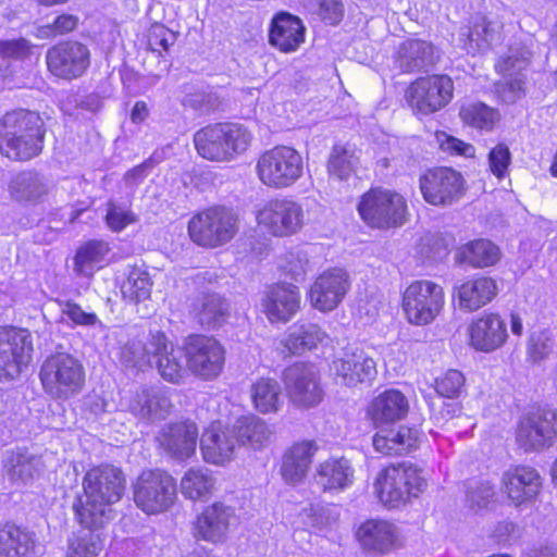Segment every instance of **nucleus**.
<instances>
[{"mask_svg":"<svg viewBox=\"0 0 557 557\" xmlns=\"http://www.w3.org/2000/svg\"><path fill=\"white\" fill-rule=\"evenodd\" d=\"M123 471L111 465L88 470L83 479L84 494L73 503L78 522L87 529H97L113 518V505L125 493Z\"/></svg>","mask_w":557,"mask_h":557,"instance_id":"f257e3e1","label":"nucleus"},{"mask_svg":"<svg viewBox=\"0 0 557 557\" xmlns=\"http://www.w3.org/2000/svg\"><path fill=\"white\" fill-rule=\"evenodd\" d=\"M46 126L36 111L15 109L0 117V151L16 161L30 160L42 151Z\"/></svg>","mask_w":557,"mask_h":557,"instance_id":"f03ea898","label":"nucleus"},{"mask_svg":"<svg viewBox=\"0 0 557 557\" xmlns=\"http://www.w3.org/2000/svg\"><path fill=\"white\" fill-rule=\"evenodd\" d=\"M252 138V133L240 123H214L195 133L194 145L206 160L230 162L247 151Z\"/></svg>","mask_w":557,"mask_h":557,"instance_id":"7ed1b4c3","label":"nucleus"},{"mask_svg":"<svg viewBox=\"0 0 557 557\" xmlns=\"http://www.w3.org/2000/svg\"><path fill=\"white\" fill-rule=\"evenodd\" d=\"M39 379L44 391L52 399L65 401L83 392L86 370L77 357L57 351L42 362Z\"/></svg>","mask_w":557,"mask_h":557,"instance_id":"20e7f679","label":"nucleus"},{"mask_svg":"<svg viewBox=\"0 0 557 557\" xmlns=\"http://www.w3.org/2000/svg\"><path fill=\"white\" fill-rule=\"evenodd\" d=\"M256 171L263 185L276 189L287 188L302 176L304 159L293 147L275 146L260 154Z\"/></svg>","mask_w":557,"mask_h":557,"instance_id":"39448f33","label":"nucleus"},{"mask_svg":"<svg viewBox=\"0 0 557 557\" xmlns=\"http://www.w3.org/2000/svg\"><path fill=\"white\" fill-rule=\"evenodd\" d=\"M426 481L413 465L400 463L382 470L374 483V492L380 500L391 507L406 504L424 491Z\"/></svg>","mask_w":557,"mask_h":557,"instance_id":"423d86ee","label":"nucleus"},{"mask_svg":"<svg viewBox=\"0 0 557 557\" xmlns=\"http://www.w3.org/2000/svg\"><path fill=\"white\" fill-rule=\"evenodd\" d=\"M238 232V216L222 206L211 207L194 215L188 233L194 243L215 248L230 242Z\"/></svg>","mask_w":557,"mask_h":557,"instance_id":"0eeeda50","label":"nucleus"},{"mask_svg":"<svg viewBox=\"0 0 557 557\" xmlns=\"http://www.w3.org/2000/svg\"><path fill=\"white\" fill-rule=\"evenodd\" d=\"M357 209L364 223L374 228L398 227L406 221V200L391 189H370L361 196Z\"/></svg>","mask_w":557,"mask_h":557,"instance_id":"6e6552de","label":"nucleus"},{"mask_svg":"<svg viewBox=\"0 0 557 557\" xmlns=\"http://www.w3.org/2000/svg\"><path fill=\"white\" fill-rule=\"evenodd\" d=\"M135 505L147 515L169 510L177 496L176 482L161 470L143 471L132 485Z\"/></svg>","mask_w":557,"mask_h":557,"instance_id":"1a4fd4ad","label":"nucleus"},{"mask_svg":"<svg viewBox=\"0 0 557 557\" xmlns=\"http://www.w3.org/2000/svg\"><path fill=\"white\" fill-rule=\"evenodd\" d=\"M444 289L431 281H414L403 293L401 308L407 321L413 325H428L443 309Z\"/></svg>","mask_w":557,"mask_h":557,"instance_id":"9d476101","label":"nucleus"},{"mask_svg":"<svg viewBox=\"0 0 557 557\" xmlns=\"http://www.w3.org/2000/svg\"><path fill=\"white\" fill-rule=\"evenodd\" d=\"M184 356L188 371L206 381L218 377L225 363L224 347L207 335H189L184 342Z\"/></svg>","mask_w":557,"mask_h":557,"instance_id":"9b49d317","label":"nucleus"},{"mask_svg":"<svg viewBox=\"0 0 557 557\" xmlns=\"http://www.w3.org/2000/svg\"><path fill=\"white\" fill-rule=\"evenodd\" d=\"M286 396L298 408H312L323 398V389L314 366L296 362L282 374Z\"/></svg>","mask_w":557,"mask_h":557,"instance_id":"f8f14e48","label":"nucleus"},{"mask_svg":"<svg viewBox=\"0 0 557 557\" xmlns=\"http://www.w3.org/2000/svg\"><path fill=\"white\" fill-rule=\"evenodd\" d=\"M454 82L448 75L420 77L407 89L409 106L422 114L436 112L453 98Z\"/></svg>","mask_w":557,"mask_h":557,"instance_id":"ddd939ff","label":"nucleus"},{"mask_svg":"<svg viewBox=\"0 0 557 557\" xmlns=\"http://www.w3.org/2000/svg\"><path fill=\"white\" fill-rule=\"evenodd\" d=\"M33 342L27 330H0V381L20 376L32 359Z\"/></svg>","mask_w":557,"mask_h":557,"instance_id":"4468645a","label":"nucleus"},{"mask_svg":"<svg viewBox=\"0 0 557 557\" xmlns=\"http://www.w3.org/2000/svg\"><path fill=\"white\" fill-rule=\"evenodd\" d=\"M557 437V411L539 408L519 423L517 442L524 450H541L553 445Z\"/></svg>","mask_w":557,"mask_h":557,"instance_id":"2eb2a0df","label":"nucleus"},{"mask_svg":"<svg viewBox=\"0 0 557 557\" xmlns=\"http://www.w3.org/2000/svg\"><path fill=\"white\" fill-rule=\"evenodd\" d=\"M46 62L51 74L63 79L81 77L90 64V52L82 42L67 40L48 49Z\"/></svg>","mask_w":557,"mask_h":557,"instance_id":"dca6fc26","label":"nucleus"},{"mask_svg":"<svg viewBox=\"0 0 557 557\" xmlns=\"http://www.w3.org/2000/svg\"><path fill=\"white\" fill-rule=\"evenodd\" d=\"M462 175L450 168L430 170L420 177V189L426 202L449 206L465 194Z\"/></svg>","mask_w":557,"mask_h":557,"instance_id":"f3484780","label":"nucleus"},{"mask_svg":"<svg viewBox=\"0 0 557 557\" xmlns=\"http://www.w3.org/2000/svg\"><path fill=\"white\" fill-rule=\"evenodd\" d=\"M257 220L274 236H289L297 233L304 225L302 207L290 199H272L259 210Z\"/></svg>","mask_w":557,"mask_h":557,"instance_id":"a211bd4d","label":"nucleus"},{"mask_svg":"<svg viewBox=\"0 0 557 557\" xmlns=\"http://www.w3.org/2000/svg\"><path fill=\"white\" fill-rule=\"evenodd\" d=\"M149 349L152 354L149 366L156 368L164 381L173 384L183 382L188 371L182 361L183 351L163 332L150 333Z\"/></svg>","mask_w":557,"mask_h":557,"instance_id":"6ab92c4d","label":"nucleus"},{"mask_svg":"<svg viewBox=\"0 0 557 557\" xmlns=\"http://www.w3.org/2000/svg\"><path fill=\"white\" fill-rule=\"evenodd\" d=\"M532 57L531 50L522 44L511 46L506 57L502 58L496 69L504 75L505 83L502 86V97L508 103L515 102L524 94V75Z\"/></svg>","mask_w":557,"mask_h":557,"instance_id":"aec40b11","label":"nucleus"},{"mask_svg":"<svg viewBox=\"0 0 557 557\" xmlns=\"http://www.w3.org/2000/svg\"><path fill=\"white\" fill-rule=\"evenodd\" d=\"M349 289L348 274L334 268L323 272L311 285L310 301L320 311L335 309Z\"/></svg>","mask_w":557,"mask_h":557,"instance_id":"412c9836","label":"nucleus"},{"mask_svg":"<svg viewBox=\"0 0 557 557\" xmlns=\"http://www.w3.org/2000/svg\"><path fill=\"white\" fill-rule=\"evenodd\" d=\"M469 344L475 350L491 352L507 339V324L497 313H486L474 319L468 326Z\"/></svg>","mask_w":557,"mask_h":557,"instance_id":"4be33fe9","label":"nucleus"},{"mask_svg":"<svg viewBox=\"0 0 557 557\" xmlns=\"http://www.w3.org/2000/svg\"><path fill=\"white\" fill-rule=\"evenodd\" d=\"M198 428L190 421L175 422L165 425L157 441L160 447L172 458L184 460L195 454Z\"/></svg>","mask_w":557,"mask_h":557,"instance_id":"5701e85b","label":"nucleus"},{"mask_svg":"<svg viewBox=\"0 0 557 557\" xmlns=\"http://www.w3.org/2000/svg\"><path fill=\"white\" fill-rule=\"evenodd\" d=\"M332 369L346 386L369 383L376 376V363L362 349L346 350L333 361Z\"/></svg>","mask_w":557,"mask_h":557,"instance_id":"b1692460","label":"nucleus"},{"mask_svg":"<svg viewBox=\"0 0 557 557\" xmlns=\"http://www.w3.org/2000/svg\"><path fill=\"white\" fill-rule=\"evenodd\" d=\"M438 59V51L431 42L410 38L398 46L395 63L404 73H416L429 71Z\"/></svg>","mask_w":557,"mask_h":557,"instance_id":"393cba45","label":"nucleus"},{"mask_svg":"<svg viewBox=\"0 0 557 557\" xmlns=\"http://www.w3.org/2000/svg\"><path fill=\"white\" fill-rule=\"evenodd\" d=\"M503 482L505 493L516 506L532 502L542 487L539 472L525 466L516 467L505 472Z\"/></svg>","mask_w":557,"mask_h":557,"instance_id":"a878e982","label":"nucleus"},{"mask_svg":"<svg viewBox=\"0 0 557 557\" xmlns=\"http://www.w3.org/2000/svg\"><path fill=\"white\" fill-rule=\"evenodd\" d=\"M263 312L271 322H287L300 307V296L295 285L271 286L262 299Z\"/></svg>","mask_w":557,"mask_h":557,"instance_id":"bb28decb","label":"nucleus"},{"mask_svg":"<svg viewBox=\"0 0 557 557\" xmlns=\"http://www.w3.org/2000/svg\"><path fill=\"white\" fill-rule=\"evenodd\" d=\"M233 518L234 509L232 507L222 503H214L198 516L195 534L198 539L220 543L226 539Z\"/></svg>","mask_w":557,"mask_h":557,"instance_id":"cd10ccee","label":"nucleus"},{"mask_svg":"<svg viewBox=\"0 0 557 557\" xmlns=\"http://www.w3.org/2000/svg\"><path fill=\"white\" fill-rule=\"evenodd\" d=\"M502 27L496 20L475 15L469 26L460 28L459 40L468 53L484 51L500 39Z\"/></svg>","mask_w":557,"mask_h":557,"instance_id":"c85d7f7f","label":"nucleus"},{"mask_svg":"<svg viewBox=\"0 0 557 557\" xmlns=\"http://www.w3.org/2000/svg\"><path fill=\"white\" fill-rule=\"evenodd\" d=\"M496 282L488 276H476L456 286L454 296L460 310L473 312L491 302L497 295Z\"/></svg>","mask_w":557,"mask_h":557,"instance_id":"c756f323","label":"nucleus"},{"mask_svg":"<svg viewBox=\"0 0 557 557\" xmlns=\"http://www.w3.org/2000/svg\"><path fill=\"white\" fill-rule=\"evenodd\" d=\"M408 400L397 389H387L372 399L367 413L375 426L392 423L405 418L408 412Z\"/></svg>","mask_w":557,"mask_h":557,"instance_id":"7c9ffc66","label":"nucleus"},{"mask_svg":"<svg viewBox=\"0 0 557 557\" xmlns=\"http://www.w3.org/2000/svg\"><path fill=\"white\" fill-rule=\"evenodd\" d=\"M354 473L348 459L329 458L318 466L314 480L323 492H339L352 484Z\"/></svg>","mask_w":557,"mask_h":557,"instance_id":"2f4dec72","label":"nucleus"},{"mask_svg":"<svg viewBox=\"0 0 557 557\" xmlns=\"http://www.w3.org/2000/svg\"><path fill=\"white\" fill-rule=\"evenodd\" d=\"M317 450L315 442L308 440L295 443L287 449L281 466L284 481L290 484L300 482L307 475Z\"/></svg>","mask_w":557,"mask_h":557,"instance_id":"473e14b6","label":"nucleus"},{"mask_svg":"<svg viewBox=\"0 0 557 557\" xmlns=\"http://www.w3.org/2000/svg\"><path fill=\"white\" fill-rule=\"evenodd\" d=\"M9 194L17 202L37 203L49 193V182L39 172L27 170L14 175L9 183Z\"/></svg>","mask_w":557,"mask_h":557,"instance_id":"72a5a7b5","label":"nucleus"},{"mask_svg":"<svg viewBox=\"0 0 557 557\" xmlns=\"http://www.w3.org/2000/svg\"><path fill=\"white\" fill-rule=\"evenodd\" d=\"M236 444L233 430L223 431L214 424L207 429L200 438L205 460L214 465H223L231 460Z\"/></svg>","mask_w":557,"mask_h":557,"instance_id":"f704fd0d","label":"nucleus"},{"mask_svg":"<svg viewBox=\"0 0 557 557\" xmlns=\"http://www.w3.org/2000/svg\"><path fill=\"white\" fill-rule=\"evenodd\" d=\"M172 404L164 394L148 387H140L129 400L128 409L137 418L146 421L164 419Z\"/></svg>","mask_w":557,"mask_h":557,"instance_id":"c9c22d12","label":"nucleus"},{"mask_svg":"<svg viewBox=\"0 0 557 557\" xmlns=\"http://www.w3.org/2000/svg\"><path fill=\"white\" fill-rule=\"evenodd\" d=\"M305 27L299 18L280 13L273 18L269 41L283 52L295 51L304 41Z\"/></svg>","mask_w":557,"mask_h":557,"instance_id":"e433bc0d","label":"nucleus"},{"mask_svg":"<svg viewBox=\"0 0 557 557\" xmlns=\"http://www.w3.org/2000/svg\"><path fill=\"white\" fill-rule=\"evenodd\" d=\"M376 451L384 455L408 454L418 446V431L408 426L388 430L386 433H376L373 437Z\"/></svg>","mask_w":557,"mask_h":557,"instance_id":"4c0bfd02","label":"nucleus"},{"mask_svg":"<svg viewBox=\"0 0 557 557\" xmlns=\"http://www.w3.org/2000/svg\"><path fill=\"white\" fill-rule=\"evenodd\" d=\"M35 541L33 535L15 525H0V557H33Z\"/></svg>","mask_w":557,"mask_h":557,"instance_id":"58836bf2","label":"nucleus"},{"mask_svg":"<svg viewBox=\"0 0 557 557\" xmlns=\"http://www.w3.org/2000/svg\"><path fill=\"white\" fill-rule=\"evenodd\" d=\"M199 323L206 329L221 326L228 317V302L216 293H203L194 305Z\"/></svg>","mask_w":557,"mask_h":557,"instance_id":"ea45409f","label":"nucleus"},{"mask_svg":"<svg viewBox=\"0 0 557 557\" xmlns=\"http://www.w3.org/2000/svg\"><path fill=\"white\" fill-rule=\"evenodd\" d=\"M357 535L364 548L379 553H386L396 539L394 525L383 520L366 521L360 525Z\"/></svg>","mask_w":557,"mask_h":557,"instance_id":"a19ab883","label":"nucleus"},{"mask_svg":"<svg viewBox=\"0 0 557 557\" xmlns=\"http://www.w3.org/2000/svg\"><path fill=\"white\" fill-rule=\"evenodd\" d=\"M110 248L108 243L91 239L82 245L74 257V272L81 277H91L101 268Z\"/></svg>","mask_w":557,"mask_h":557,"instance_id":"79ce46f5","label":"nucleus"},{"mask_svg":"<svg viewBox=\"0 0 557 557\" xmlns=\"http://www.w3.org/2000/svg\"><path fill=\"white\" fill-rule=\"evenodd\" d=\"M232 430L237 444L255 449L264 446L272 436L268 424L256 416L242 417Z\"/></svg>","mask_w":557,"mask_h":557,"instance_id":"37998d69","label":"nucleus"},{"mask_svg":"<svg viewBox=\"0 0 557 557\" xmlns=\"http://www.w3.org/2000/svg\"><path fill=\"white\" fill-rule=\"evenodd\" d=\"M325 338V333L313 323H295L283 342L288 354L301 355L317 347Z\"/></svg>","mask_w":557,"mask_h":557,"instance_id":"c03bdc74","label":"nucleus"},{"mask_svg":"<svg viewBox=\"0 0 557 557\" xmlns=\"http://www.w3.org/2000/svg\"><path fill=\"white\" fill-rule=\"evenodd\" d=\"M500 259L498 246L488 239H475L462 247L457 253L459 262H467L473 268L494 265Z\"/></svg>","mask_w":557,"mask_h":557,"instance_id":"a18cd8bd","label":"nucleus"},{"mask_svg":"<svg viewBox=\"0 0 557 557\" xmlns=\"http://www.w3.org/2000/svg\"><path fill=\"white\" fill-rule=\"evenodd\" d=\"M255 408L261 413L277 412L283 405L281 386L274 379L261 377L250 387Z\"/></svg>","mask_w":557,"mask_h":557,"instance_id":"49530a36","label":"nucleus"},{"mask_svg":"<svg viewBox=\"0 0 557 557\" xmlns=\"http://www.w3.org/2000/svg\"><path fill=\"white\" fill-rule=\"evenodd\" d=\"M41 458L26 450L17 449L8 457L5 467L13 481L27 482L42 471Z\"/></svg>","mask_w":557,"mask_h":557,"instance_id":"de8ad7c7","label":"nucleus"},{"mask_svg":"<svg viewBox=\"0 0 557 557\" xmlns=\"http://www.w3.org/2000/svg\"><path fill=\"white\" fill-rule=\"evenodd\" d=\"M214 483L215 480L210 470L191 468L181 480V491L185 497L197 500L209 496Z\"/></svg>","mask_w":557,"mask_h":557,"instance_id":"09e8293b","label":"nucleus"},{"mask_svg":"<svg viewBox=\"0 0 557 557\" xmlns=\"http://www.w3.org/2000/svg\"><path fill=\"white\" fill-rule=\"evenodd\" d=\"M359 157L348 145H335L327 161L329 173L339 180L348 178L355 171Z\"/></svg>","mask_w":557,"mask_h":557,"instance_id":"8fccbe9b","label":"nucleus"},{"mask_svg":"<svg viewBox=\"0 0 557 557\" xmlns=\"http://www.w3.org/2000/svg\"><path fill=\"white\" fill-rule=\"evenodd\" d=\"M104 541L100 533L83 531L69 541L67 557H98L103 550Z\"/></svg>","mask_w":557,"mask_h":557,"instance_id":"3c124183","label":"nucleus"},{"mask_svg":"<svg viewBox=\"0 0 557 557\" xmlns=\"http://www.w3.org/2000/svg\"><path fill=\"white\" fill-rule=\"evenodd\" d=\"M151 286L152 283L148 272L139 267H133L122 285V294L124 298L139 302L149 298Z\"/></svg>","mask_w":557,"mask_h":557,"instance_id":"603ef678","label":"nucleus"},{"mask_svg":"<svg viewBox=\"0 0 557 557\" xmlns=\"http://www.w3.org/2000/svg\"><path fill=\"white\" fill-rule=\"evenodd\" d=\"M556 346V332L549 329L535 331L529 337L527 354L533 363H540L554 352Z\"/></svg>","mask_w":557,"mask_h":557,"instance_id":"864d4df0","label":"nucleus"},{"mask_svg":"<svg viewBox=\"0 0 557 557\" xmlns=\"http://www.w3.org/2000/svg\"><path fill=\"white\" fill-rule=\"evenodd\" d=\"M150 336L144 343L138 339L128 341L124 344L120 351V362L126 369L141 370L145 366H149L151 356L150 354Z\"/></svg>","mask_w":557,"mask_h":557,"instance_id":"5fc2aeb1","label":"nucleus"},{"mask_svg":"<svg viewBox=\"0 0 557 557\" xmlns=\"http://www.w3.org/2000/svg\"><path fill=\"white\" fill-rule=\"evenodd\" d=\"M459 115L463 123L480 129H491L498 119L497 112L482 102L461 107Z\"/></svg>","mask_w":557,"mask_h":557,"instance_id":"6e6d98bb","label":"nucleus"},{"mask_svg":"<svg viewBox=\"0 0 557 557\" xmlns=\"http://www.w3.org/2000/svg\"><path fill=\"white\" fill-rule=\"evenodd\" d=\"M78 17L73 14H61L52 23L41 25L37 28V37L42 39L55 38L66 35L78 26Z\"/></svg>","mask_w":557,"mask_h":557,"instance_id":"4d7b16f0","label":"nucleus"},{"mask_svg":"<svg viewBox=\"0 0 557 557\" xmlns=\"http://www.w3.org/2000/svg\"><path fill=\"white\" fill-rule=\"evenodd\" d=\"M280 267L293 280L301 282L307 273L309 260L304 251L292 250L284 256Z\"/></svg>","mask_w":557,"mask_h":557,"instance_id":"13d9d810","label":"nucleus"},{"mask_svg":"<svg viewBox=\"0 0 557 557\" xmlns=\"http://www.w3.org/2000/svg\"><path fill=\"white\" fill-rule=\"evenodd\" d=\"M185 108L200 113L213 112L221 106V99L215 92L197 91L187 94L182 101Z\"/></svg>","mask_w":557,"mask_h":557,"instance_id":"bf43d9fd","label":"nucleus"},{"mask_svg":"<svg viewBox=\"0 0 557 557\" xmlns=\"http://www.w3.org/2000/svg\"><path fill=\"white\" fill-rule=\"evenodd\" d=\"M465 384L463 374L458 370H449L435 381V389L440 397H457Z\"/></svg>","mask_w":557,"mask_h":557,"instance_id":"052dcab7","label":"nucleus"},{"mask_svg":"<svg viewBox=\"0 0 557 557\" xmlns=\"http://www.w3.org/2000/svg\"><path fill=\"white\" fill-rule=\"evenodd\" d=\"M494 487L488 482L478 483L469 487L467 493L468 504L475 511L487 509L490 504L494 503Z\"/></svg>","mask_w":557,"mask_h":557,"instance_id":"680f3d73","label":"nucleus"},{"mask_svg":"<svg viewBox=\"0 0 557 557\" xmlns=\"http://www.w3.org/2000/svg\"><path fill=\"white\" fill-rule=\"evenodd\" d=\"M176 41V34L162 24H153L148 32V46L152 51H168Z\"/></svg>","mask_w":557,"mask_h":557,"instance_id":"e2e57ef3","label":"nucleus"},{"mask_svg":"<svg viewBox=\"0 0 557 557\" xmlns=\"http://www.w3.org/2000/svg\"><path fill=\"white\" fill-rule=\"evenodd\" d=\"M135 221L136 219L132 211L125 210L112 201L108 202L106 222L110 230L120 232Z\"/></svg>","mask_w":557,"mask_h":557,"instance_id":"0e129e2a","label":"nucleus"},{"mask_svg":"<svg viewBox=\"0 0 557 557\" xmlns=\"http://www.w3.org/2000/svg\"><path fill=\"white\" fill-rule=\"evenodd\" d=\"M60 308L62 314L77 325L91 326L98 322V318L95 313L84 311L82 307L74 301H60Z\"/></svg>","mask_w":557,"mask_h":557,"instance_id":"69168bd1","label":"nucleus"},{"mask_svg":"<svg viewBox=\"0 0 557 557\" xmlns=\"http://www.w3.org/2000/svg\"><path fill=\"white\" fill-rule=\"evenodd\" d=\"M511 153L505 144H498L488 153L490 168L498 178L504 177L510 164Z\"/></svg>","mask_w":557,"mask_h":557,"instance_id":"338daca9","label":"nucleus"},{"mask_svg":"<svg viewBox=\"0 0 557 557\" xmlns=\"http://www.w3.org/2000/svg\"><path fill=\"white\" fill-rule=\"evenodd\" d=\"M442 398L443 397H438L437 400L430 404L432 418L436 421V423H444L449 421L455 417H458L461 411L460 405L458 403L445 401Z\"/></svg>","mask_w":557,"mask_h":557,"instance_id":"774afa93","label":"nucleus"}]
</instances>
